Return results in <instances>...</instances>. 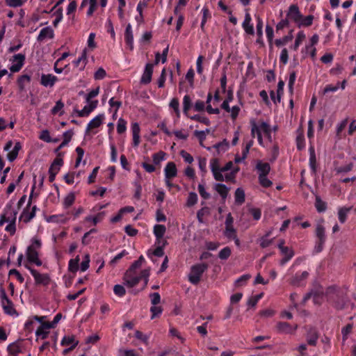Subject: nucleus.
I'll return each mask as SVG.
<instances>
[{
  "label": "nucleus",
  "mask_w": 356,
  "mask_h": 356,
  "mask_svg": "<svg viewBox=\"0 0 356 356\" xmlns=\"http://www.w3.org/2000/svg\"><path fill=\"white\" fill-rule=\"evenodd\" d=\"M209 265L207 263L197 264L191 266L188 275L189 282L197 285L200 282L202 274L207 270Z\"/></svg>",
  "instance_id": "nucleus-1"
},
{
  "label": "nucleus",
  "mask_w": 356,
  "mask_h": 356,
  "mask_svg": "<svg viewBox=\"0 0 356 356\" xmlns=\"http://www.w3.org/2000/svg\"><path fill=\"white\" fill-rule=\"evenodd\" d=\"M315 236L316 237L314 252L319 253L323 250L324 244L326 241L325 228L322 224H317L315 229Z\"/></svg>",
  "instance_id": "nucleus-2"
},
{
  "label": "nucleus",
  "mask_w": 356,
  "mask_h": 356,
  "mask_svg": "<svg viewBox=\"0 0 356 356\" xmlns=\"http://www.w3.org/2000/svg\"><path fill=\"white\" fill-rule=\"evenodd\" d=\"M62 318L61 313H58L54 318V322L43 323L40 326L38 327L35 332V334L38 337H40L41 339H44L47 337L49 332L46 331L45 329L54 328L56 325L59 322Z\"/></svg>",
  "instance_id": "nucleus-3"
},
{
  "label": "nucleus",
  "mask_w": 356,
  "mask_h": 356,
  "mask_svg": "<svg viewBox=\"0 0 356 356\" xmlns=\"http://www.w3.org/2000/svg\"><path fill=\"white\" fill-rule=\"evenodd\" d=\"M26 268H27L33 275L35 280V283L36 285H43L48 286L50 284L51 278L49 275L47 273L41 274L35 269L31 268L27 264L24 265Z\"/></svg>",
  "instance_id": "nucleus-4"
},
{
  "label": "nucleus",
  "mask_w": 356,
  "mask_h": 356,
  "mask_svg": "<svg viewBox=\"0 0 356 356\" xmlns=\"http://www.w3.org/2000/svg\"><path fill=\"white\" fill-rule=\"evenodd\" d=\"M26 59V56L22 54H17L13 56V59L10 60L13 63V64L10 67V70L11 72H18L22 68L24 61Z\"/></svg>",
  "instance_id": "nucleus-5"
},
{
  "label": "nucleus",
  "mask_w": 356,
  "mask_h": 356,
  "mask_svg": "<svg viewBox=\"0 0 356 356\" xmlns=\"http://www.w3.org/2000/svg\"><path fill=\"white\" fill-rule=\"evenodd\" d=\"M38 252L35 250L33 245H29L26 250V257L27 260L30 263L35 264L38 266H40L42 264V261L39 259Z\"/></svg>",
  "instance_id": "nucleus-6"
},
{
  "label": "nucleus",
  "mask_w": 356,
  "mask_h": 356,
  "mask_svg": "<svg viewBox=\"0 0 356 356\" xmlns=\"http://www.w3.org/2000/svg\"><path fill=\"white\" fill-rule=\"evenodd\" d=\"M286 17L297 24H298L299 21H301L302 15L300 12L299 8L296 4H292L289 6V11L286 14Z\"/></svg>",
  "instance_id": "nucleus-7"
},
{
  "label": "nucleus",
  "mask_w": 356,
  "mask_h": 356,
  "mask_svg": "<svg viewBox=\"0 0 356 356\" xmlns=\"http://www.w3.org/2000/svg\"><path fill=\"white\" fill-rule=\"evenodd\" d=\"M309 276L307 271H303L300 275L296 273L289 280V284L293 286L300 287L305 284V280Z\"/></svg>",
  "instance_id": "nucleus-8"
},
{
  "label": "nucleus",
  "mask_w": 356,
  "mask_h": 356,
  "mask_svg": "<svg viewBox=\"0 0 356 356\" xmlns=\"http://www.w3.org/2000/svg\"><path fill=\"white\" fill-rule=\"evenodd\" d=\"M153 68H154V64L153 63H147L145 67V70L143 72V74L140 78V83L147 85L149 83L152 81V76L153 74Z\"/></svg>",
  "instance_id": "nucleus-9"
},
{
  "label": "nucleus",
  "mask_w": 356,
  "mask_h": 356,
  "mask_svg": "<svg viewBox=\"0 0 356 356\" xmlns=\"http://www.w3.org/2000/svg\"><path fill=\"white\" fill-rule=\"evenodd\" d=\"M64 152H60L58 154L57 157L54 160L49 168V173H55L56 175L60 171V167L63 165V156Z\"/></svg>",
  "instance_id": "nucleus-10"
},
{
  "label": "nucleus",
  "mask_w": 356,
  "mask_h": 356,
  "mask_svg": "<svg viewBox=\"0 0 356 356\" xmlns=\"http://www.w3.org/2000/svg\"><path fill=\"white\" fill-rule=\"evenodd\" d=\"M297 327L298 325H296L295 327L293 329L289 323L280 321L276 325V331L280 334H291Z\"/></svg>",
  "instance_id": "nucleus-11"
},
{
  "label": "nucleus",
  "mask_w": 356,
  "mask_h": 356,
  "mask_svg": "<svg viewBox=\"0 0 356 356\" xmlns=\"http://www.w3.org/2000/svg\"><path fill=\"white\" fill-rule=\"evenodd\" d=\"M280 253L283 256V257L280 261V265L282 266L285 265L289 261H290L295 254L293 248L289 247H287L280 250Z\"/></svg>",
  "instance_id": "nucleus-12"
},
{
  "label": "nucleus",
  "mask_w": 356,
  "mask_h": 356,
  "mask_svg": "<svg viewBox=\"0 0 356 356\" xmlns=\"http://www.w3.org/2000/svg\"><path fill=\"white\" fill-rule=\"evenodd\" d=\"M58 78L51 74H42L40 83L44 87H53Z\"/></svg>",
  "instance_id": "nucleus-13"
},
{
  "label": "nucleus",
  "mask_w": 356,
  "mask_h": 356,
  "mask_svg": "<svg viewBox=\"0 0 356 356\" xmlns=\"http://www.w3.org/2000/svg\"><path fill=\"white\" fill-rule=\"evenodd\" d=\"M165 179H171L177 175V169L174 162H168L164 169Z\"/></svg>",
  "instance_id": "nucleus-14"
},
{
  "label": "nucleus",
  "mask_w": 356,
  "mask_h": 356,
  "mask_svg": "<svg viewBox=\"0 0 356 356\" xmlns=\"http://www.w3.org/2000/svg\"><path fill=\"white\" fill-rule=\"evenodd\" d=\"M104 119L103 113L97 115L95 118L90 121L87 125L86 133H88L91 129L98 128L101 126Z\"/></svg>",
  "instance_id": "nucleus-15"
},
{
  "label": "nucleus",
  "mask_w": 356,
  "mask_h": 356,
  "mask_svg": "<svg viewBox=\"0 0 356 356\" xmlns=\"http://www.w3.org/2000/svg\"><path fill=\"white\" fill-rule=\"evenodd\" d=\"M54 30L50 26H47V27L43 28L40 31V32L37 38V40H38V42H41L43 40H44L46 38L52 39V38H54Z\"/></svg>",
  "instance_id": "nucleus-16"
},
{
  "label": "nucleus",
  "mask_w": 356,
  "mask_h": 356,
  "mask_svg": "<svg viewBox=\"0 0 356 356\" xmlns=\"http://www.w3.org/2000/svg\"><path fill=\"white\" fill-rule=\"evenodd\" d=\"M250 125H251V136L252 138L255 137V134H257V140L260 145H262L263 143V138L261 133V130L259 129V127L257 126L256 121L254 119H251L250 121Z\"/></svg>",
  "instance_id": "nucleus-17"
},
{
  "label": "nucleus",
  "mask_w": 356,
  "mask_h": 356,
  "mask_svg": "<svg viewBox=\"0 0 356 356\" xmlns=\"http://www.w3.org/2000/svg\"><path fill=\"white\" fill-rule=\"evenodd\" d=\"M1 306L4 313L6 314L7 315L18 316V312L14 307V304L10 299L6 302H2Z\"/></svg>",
  "instance_id": "nucleus-18"
},
{
  "label": "nucleus",
  "mask_w": 356,
  "mask_h": 356,
  "mask_svg": "<svg viewBox=\"0 0 356 356\" xmlns=\"http://www.w3.org/2000/svg\"><path fill=\"white\" fill-rule=\"evenodd\" d=\"M131 131L133 134V146L138 147L140 143V128L138 122L132 123Z\"/></svg>",
  "instance_id": "nucleus-19"
},
{
  "label": "nucleus",
  "mask_w": 356,
  "mask_h": 356,
  "mask_svg": "<svg viewBox=\"0 0 356 356\" xmlns=\"http://www.w3.org/2000/svg\"><path fill=\"white\" fill-rule=\"evenodd\" d=\"M318 333L316 328H310L307 334V341L310 346H316Z\"/></svg>",
  "instance_id": "nucleus-20"
},
{
  "label": "nucleus",
  "mask_w": 356,
  "mask_h": 356,
  "mask_svg": "<svg viewBox=\"0 0 356 356\" xmlns=\"http://www.w3.org/2000/svg\"><path fill=\"white\" fill-rule=\"evenodd\" d=\"M124 40L126 44L129 47L130 50H132L134 48V35L130 24H128L126 27L124 32Z\"/></svg>",
  "instance_id": "nucleus-21"
},
{
  "label": "nucleus",
  "mask_w": 356,
  "mask_h": 356,
  "mask_svg": "<svg viewBox=\"0 0 356 356\" xmlns=\"http://www.w3.org/2000/svg\"><path fill=\"white\" fill-rule=\"evenodd\" d=\"M257 39L256 40V42L258 44H260L261 46L264 45V42L263 40V21L262 19L258 17L257 19Z\"/></svg>",
  "instance_id": "nucleus-22"
},
{
  "label": "nucleus",
  "mask_w": 356,
  "mask_h": 356,
  "mask_svg": "<svg viewBox=\"0 0 356 356\" xmlns=\"http://www.w3.org/2000/svg\"><path fill=\"white\" fill-rule=\"evenodd\" d=\"M124 284L128 287H134L136 286L141 280V277H138V275H136V273H130V277H124Z\"/></svg>",
  "instance_id": "nucleus-23"
},
{
  "label": "nucleus",
  "mask_w": 356,
  "mask_h": 356,
  "mask_svg": "<svg viewBox=\"0 0 356 356\" xmlns=\"http://www.w3.org/2000/svg\"><path fill=\"white\" fill-rule=\"evenodd\" d=\"M251 17L250 15L247 13L245 15V19L242 24V26L245 30V33L249 35H254V28L253 26L250 24Z\"/></svg>",
  "instance_id": "nucleus-24"
},
{
  "label": "nucleus",
  "mask_w": 356,
  "mask_h": 356,
  "mask_svg": "<svg viewBox=\"0 0 356 356\" xmlns=\"http://www.w3.org/2000/svg\"><path fill=\"white\" fill-rule=\"evenodd\" d=\"M293 30H290L288 34L282 38L276 39L275 40V44L277 47H280L286 44L289 42L291 41L293 38Z\"/></svg>",
  "instance_id": "nucleus-25"
},
{
  "label": "nucleus",
  "mask_w": 356,
  "mask_h": 356,
  "mask_svg": "<svg viewBox=\"0 0 356 356\" xmlns=\"http://www.w3.org/2000/svg\"><path fill=\"white\" fill-rule=\"evenodd\" d=\"M153 232L156 241L158 243H160V240L163 237L166 232V227L163 225L157 224L154 225Z\"/></svg>",
  "instance_id": "nucleus-26"
},
{
  "label": "nucleus",
  "mask_w": 356,
  "mask_h": 356,
  "mask_svg": "<svg viewBox=\"0 0 356 356\" xmlns=\"http://www.w3.org/2000/svg\"><path fill=\"white\" fill-rule=\"evenodd\" d=\"M332 306L337 310H343L346 306V301L338 293L332 298Z\"/></svg>",
  "instance_id": "nucleus-27"
},
{
  "label": "nucleus",
  "mask_w": 356,
  "mask_h": 356,
  "mask_svg": "<svg viewBox=\"0 0 356 356\" xmlns=\"http://www.w3.org/2000/svg\"><path fill=\"white\" fill-rule=\"evenodd\" d=\"M214 189L218 193L222 199L225 201L228 195L229 188L224 184H216Z\"/></svg>",
  "instance_id": "nucleus-28"
},
{
  "label": "nucleus",
  "mask_w": 356,
  "mask_h": 356,
  "mask_svg": "<svg viewBox=\"0 0 356 356\" xmlns=\"http://www.w3.org/2000/svg\"><path fill=\"white\" fill-rule=\"evenodd\" d=\"M297 132H298V135H297L296 139V146H297V149L299 151H301L305 147L304 133H303V130L301 127H300L297 130Z\"/></svg>",
  "instance_id": "nucleus-29"
},
{
  "label": "nucleus",
  "mask_w": 356,
  "mask_h": 356,
  "mask_svg": "<svg viewBox=\"0 0 356 356\" xmlns=\"http://www.w3.org/2000/svg\"><path fill=\"white\" fill-rule=\"evenodd\" d=\"M257 169L259 172V176H267L270 170V166L268 163L259 161L257 163Z\"/></svg>",
  "instance_id": "nucleus-30"
},
{
  "label": "nucleus",
  "mask_w": 356,
  "mask_h": 356,
  "mask_svg": "<svg viewBox=\"0 0 356 356\" xmlns=\"http://www.w3.org/2000/svg\"><path fill=\"white\" fill-rule=\"evenodd\" d=\"M17 82L19 91H24L26 83L31 82V76L28 74L21 75L18 77Z\"/></svg>",
  "instance_id": "nucleus-31"
},
{
  "label": "nucleus",
  "mask_w": 356,
  "mask_h": 356,
  "mask_svg": "<svg viewBox=\"0 0 356 356\" xmlns=\"http://www.w3.org/2000/svg\"><path fill=\"white\" fill-rule=\"evenodd\" d=\"M234 197H235V202L236 204L241 205L242 204H243L245 202V195L244 191L242 188H238L235 191Z\"/></svg>",
  "instance_id": "nucleus-32"
},
{
  "label": "nucleus",
  "mask_w": 356,
  "mask_h": 356,
  "mask_svg": "<svg viewBox=\"0 0 356 356\" xmlns=\"http://www.w3.org/2000/svg\"><path fill=\"white\" fill-rule=\"evenodd\" d=\"M192 100L188 95H186L183 99V112L186 117H189L188 111L192 107Z\"/></svg>",
  "instance_id": "nucleus-33"
},
{
  "label": "nucleus",
  "mask_w": 356,
  "mask_h": 356,
  "mask_svg": "<svg viewBox=\"0 0 356 356\" xmlns=\"http://www.w3.org/2000/svg\"><path fill=\"white\" fill-rule=\"evenodd\" d=\"M314 205L318 213H323L327 209V203L323 201L318 195L316 196Z\"/></svg>",
  "instance_id": "nucleus-34"
},
{
  "label": "nucleus",
  "mask_w": 356,
  "mask_h": 356,
  "mask_svg": "<svg viewBox=\"0 0 356 356\" xmlns=\"http://www.w3.org/2000/svg\"><path fill=\"white\" fill-rule=\"evenodd\" d=\"M7 350L9 354L17 356L18 353H22L21 346L17 341L13 342L8 346Z\"/></svg>",
  "instance_id": "nucleus-35"
},
{
  "label": "nucleus",
  "mask_w": 356,
  "mask_h": 356,
  "mask_svg": "<svg viewBox=\"0 0 356 356\" xmlns=\"http://www.w3.org/2000/svg\"><path fill=\"white\" fill-rule=\"evenodd\" d=\"M305 39V34L303 31H299L296 35L294 44L291 46V49L294 51H297L299 46L301 44L302 41Z\"/></svg>",
  "instance_id": "nucleus-36"
},
{
  "label": "nucleus",
  "mask_w": 356,
  "mask_h": 356,
  "mask_svg": "<svg viewBox=\"0 0 356 356\" xmlns=\"http://www.w3.org/2000/svg\"><path fill=\"white\" fill-rule=\"evenodd\" d=\"M4 214L9 218L10 221L13 220V215L15 214V218H17V211L15 210L13 207V203L7 204L4 209Z\"/></svg>",
  "instance_id": "nucleus-37"
},
{
  "label": "nucleus",
  "mask_w": 356,
  "mask_h": 356,
  "mask_svg": "<svg viewBox=\"0 0 356 356\" xmlns=\"http://www.w3.org/2000/svg\"><path fill=\"white\" fill-rule=\"evenodd\" d=\"M80 261L79 256H76L75 259H72L69 261L68 270L75 273L79 270V263Z\"/></svg>",
  "instance_id": "nucleus-38"
},
{
  "label": "nucleus",
  "mask_w": 356,
  "mask_h": 356,
  "mask_svg": "<svg viewBox=\"0 0 356 356\" xmlns=\"http://www.w3.org/2000/svg\"><path fill=\"white\" fill-rule=\"evenodd\" d=\"M314 18V17L312 15H309L306 17L302 16L301 21H299L297 26L299 28L301 26H305V27L310 26L313 23Z\"/></svg>",
  "instance_id": "nucleus-39"
},
{
  "label": "nucleus",
  "mask_w": 356,
  "mask_h": 356,
  "mask_svg": "<svg viewBox=\"0 0 356 356\" xmlns=\"http://www.w3.org/2000/svg\"><path fill=\"white\" fill-rule=\"evenodd\" d=\"M213 147L217 150L218 154L221 152H225L229 148V142L226 139H224L222 142L215 144Z\"/></svg>",
  "instance_id": "nucleus-40"
},
{
  "label": "nucleus",
  "mask_w": 356,
  "mask_h": 356,
  "mask_svg": "<svg viewBox=\"0 0 356 356\" xmlns=\"http://www.w3.org/2000/svg\"><path fill=\"white\" fill-rule=\"evenodd\" d=\"M29 208L26 207L23 210L20 216V219H22L25 223L29 222L35 217L33 212H29Z\"/></svg>",
  "instance_id": "nucleus-41"
},
{
  "label": "nucleus",
  "mask_w": 356,
  "mask_h": 356,
  "mask_svg": "<svg viewBox=\"0 0 356 356\" xmlns=\"http://www.w3.org/2000/svg\"><path fill=\"white\" fill-rule=\"evenodd\" d=\"M352 207H342L338 211L339 220L341 223H344L347 218L348 213L351 210Z\"/></svg>",
  "instance_id": "nucleus-42"
},
{
  "label": "nucleus",
  "mask_w": 356,
  "mask_h": 356,
  "mask_svg": "<svg viewBox=\"0 0 356 356\" xmlns=\"http://www.w3.org/2000/svg\"><path fill=\"white\" fill-rule=\"evenodd\" d=\"M87 61H88V60H87V49H86V48H85L83 50L81 55L76 60H75L73 63H74V65L75 67H78L79 65V64L81 62H83V65L82 68H84L85 65L87 63Z\"/></svg>",
  "instance_id": "nucleus-43"
},
{
  "label": "nucleus",
  "mask_w": 356,
  "mask_h": 356,
  "mask_svg": "<svg viewBox=\"0 0 356 356\" xmlns=\"http://www.w3.org/2000/svg\"><path fill=\"white\" fill-rule=\"evenodd\" d=\"M75 201V195L74 193H70L64 199L63 201V207L65 209L70 207Z\"/></svg>",
  "instance_id": "nucleus-44"
},
{
  "label": "nucleus",
  "mask_w": 356,
  "mask_h": 356,
  "mask_svg": "<svg viewBox=\"0 0 356 356\" xmlns=\"http://www.w3.org/2000/svg\"><path fill=\"white\" fill-rule=\"evenodd\" d=\"M191 120L199 122L209 126L210 124V120L207 117L202 116L200 115H194L188 117Z\"/></svg>",
  "instance_id": "nucleus-45"
},
{
  "label": "nucleus",
  "mask_w": 356,
  "mask_h": 356,
  "mask_svg": "<svg viewBox=\"0 0 356 356\" xmlns=\"http://www.w3.org/2000/svg\"><path fill=\"white\" fill-rule=\"evenodd\" d=\"M210 213V209L207 207H204L200 209L197 213V218L199 222H203V218L205 215Z\"/></svg>",
  "instance_id": "nucleus-46"
},
{
  "label": "nucleus",
  "mask_w": 356,
  "mask_h": 356,
  "mask_svg": "<svg viewBox=\"0 0 356 356\" xmlns=\"http://www.w3.org/2000/svg\"><path fill=\"white\" fill-rule=\"evenodd\" d=\"M232 250L228 246L222 248L218 253V257L222 260H227L231 255Z\"/></svg>",
  "instance_id": "nucleus-47"
},
{
  "label": "nucleus",
  "mask_w": 356,
  "mask_h": 356,
  "mask_svg": "<svg viewBox=\"0 0 356 356\" xmlns=\"http://www.w3.org/2000/svg\"><path fill=\"white\" fill-rule=\"evenodd\" d=\"M170 107L172 108L177 117H180L179 102L177 98H173L170 102Z\"/></svg>",
  "instance_id": "nucleus-48"
},
{
  "label": "nucleus",
  "mask_w": 356,
  "mask_h": 356,
  "mask_svg": "<svg viewBox=\"0 0 356 356\" xmlns=\"http://www.w3.org/2000/svg\"><path fill=\"white\" fill-rule=\"evenodd\" d=\"M64 107V104L63 102L61 101V100H58L56 102V104L55 106L52 108L51 112V114L52 115H56L57 114L59 111H60V115H63V111H62V109Z\"/></svg>",
  "instance_id": "nucleus-49"
},
{
  "label": "nucleus",
  "mask_w": 356,
  "mask_h": 356,
  "mask_svg": "<svg viewBox=\"0 0 356 356\" xmlns=\"http://www.w3.org/2000/svg\"><path fill=\"white\" fill-rule=\"evenodd\" d=\"M202 19L201 22V29L204 31V25L207 21V19L209 17H211V14L209 12V10L207 7H204L202 9Z\"/></svg>",
  "instance_id": "nucleus-50"
},
{
  "label": "nucleus",
  "mask_w": 356,
  "mask_h": 356,
  "mask_svg": "<svg viewBox=\"0 0 356 356\" xmlns=\"http://www.w3.org/2000/svg\"><path fill=\"white\" fill-rule=\"evenodd\" d=\"M353 327V324L348 323L344 327L342 328L341 334L343 341H345L348 339V334L352 332Z\"/></svg>",
  "instance_id": "nucleus-51"
},
{
  "label": "nucleus",
  "mask_w": 356,
  "mask_h": 356,
  "mask_svg": "<svg viewBox=\"0 0 356 356\" xmlns=\"http://www.w3.org/2000/svg\"><path fill=\"white\" fill-rule=\"evenodd\" d=\"M127 129V122L123 118H120L117 124V132L122 134L125 132Z\"/></svg>",
  "instance_id": "nucleus-52"
},
{
  "label": "nucleus",
  "mask_w": 356,
  "mask_h": 356,
  "mask_svg": "<svg viewBox=\"0 0 356 356\" xmlns=\"http://www.w3.org/2000/svg\"><path fill=\"white\" fill-rule=\"evenodd\" d=\"M165 153L163 151H160L152 155L153 162L155 165H159L161 161L164 159Z\"/></svg>",
  "instance_id": "nucleus-53"
},
{
  "label": "nucleus",
  "mask_w": 356,
  "mask_h": 356,
  "mask_svg": "<svg viewBox=\"0 0 356 356\" xmlns=\"http://www.w3.org/2000/svg\"><path fill=\"white\" fill-rule=\"evenodd\" d=\"M197 202V195L195 192H191L188 194L187 199L186 205L188 207H192L195 205Z\"/></svg>",
  "instance_id": "nucleus-54"
},
{
  "label": "nucleus",
  "mask_w": 356,
  "mask_h": 356,
  "mask_svg": "<svg viewBox=\"0 0 356 356\" xmlns=\"http://www.w3.org/2000/svg\"><path fill=\"white\" fill-rule=\"evenodd\" d=\"M141 266V265L139 264V262H137L135 261L129 268V269L126 271V273L124 275V277H130V273H136V270L137 268H139Z\"/></svg>",
  "instance_id": "nucleus-55"
},
{
  "label": "nucleus",
  "mask_w": 356,
  "mask_h": 356,
  "mask_svg": "<svg viewBox=\"0 0 356 356\" xmlns=\"http://www.w3.org/2000/svg\"><path fill=\"white\" fill-rule=\"evenodd\" d=\"M266 37H267L269 45L271 47L272 44H273V37H274V31H273V27H271L269 25H266Z\"/></svg>",
  "instance_id": "nucleus-56"
},
{
  "label": "nucleus",
  "mask_w": 356,
  "mask_h": 356,
  "mask_svg": "<svg viewBox=\"0 0 356 356\" xmlns=\"http://www.w3.org/2000/svg\"><path fill=\"white\" fill-rule=\"evenodd\" d=\"M54 15L56 16V19L53 22V25L54 27L58 26V24L63 19V9L61 8H58L54 13Z\"/></svg>",
  "instance_id": "nucleus-57"
},
{
  "label": "nucleus",
  "mask_w": 356,
  "mask_h": 356,
  "mask_svg": "<svg viewBox=\"0 0 356 356\" xmlns=\"http://www.w3.org/2000/svg\"><path fill=\"white\" fill-rule=\"evenodd\" d=\"M113 291L118 297H122L126 294L125 288L121 284H115L113 287Z\"/></svg>",
  "instance_id": "nucleus-58"
},
{
  "label": "nucleus",
  "mask_w": 356,
  "mask_h": 356,
  "mask_svg": "<svg viewBox=\"0 0 356 356\" xmlns=\"http://www.w3.org/2000/svg\"><path fill=\"white\" fill-rule=\"evenodd\" d=\"M150 312L152 313L151 318L154 319L156 317L159 316L160 314H161L163 309L161 306L153 305L150 308Z\"/></svg>",
  "instance_id": "nucleus-59"
},
{
  "label": "nucleus",
  "mask_w": 356,
  "mask_h": 356,
  "mask_svg": "<svg viewBox=\"0 0 356 356\" xmlns=\"http://www.w3.org/2000/svg\"><path fill=\"white\" fill-rule=\"evenodd\" d=\"M167 241H163L162 245L158 246L152 252L156 257H163L164 254L163 248L167 245Z\"/></svg>",
  "instance_id": "nucleus-60"
},
{
  "label": "nucleus",
  "mask_w": 356,
  "mask_h": 356,
  "mask_svg": "<svg viewBox=\"0 0 356 356\" xmlns=\"http://www.w3.org/2000/svg\"><path fill=\"white\" fill-rule=\"evenodd\" d=\"M259 181L264 188H268L273 184V182L268 179L267 176H259Z\"/></svg>",
  "instance_id": "nucleus-61"
},
{
  "label": "nucleus",
  "mask_w": 356,
  "mask_h": 356,
  "mask_svg": "<svg viewBox=\"0 0 356 356\" xmlns=\"http://www.w3.org/2000/svg\"><path fill=\"white\" fill-rule=\"evenodd\" d=\"M75 341H76L75 340V337L74 335H71V336L68 335V336H65L63 338L60 344H61V346H68L70 344L72 345L74 343Z\"/></svg>",
  "instance_id": "nucleus-62"
},
{
  "label": "nucleus",
  "mask_w": 356,
  "mask_h": 356,
  "mask_svg": "<svg viewBox=\"0 0 356 356\" xmlns=\"http://www.w3.org/2000/svg\"><path fill=\"white\" fill-rule=\"evenodd\" d=\"M353 166H354L353 163H350L347 165L338 167L335 170H336L337 173L348 172L353 170Z\"/></svg>",
  "instance_id": "nucleus-63"
},
{
  "label": "nucleus",
  "mask_w": 356,
  "mask_h": 356,
  "mask_svg": "<svg viewBox=\"0 0 356 356\" xmlns=\"http://www.w3.org/2000/svg\"><path fill=\"white\" fill-rule=\"evenodd\" d=\"M6 230L10 233V235H13L15 233V216L13 215V220L10 221V223L6 227Z\"/></svg>",
  "instance_id": "nucleus-64"
}]
</instances>
